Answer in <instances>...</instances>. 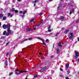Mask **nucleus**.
Segmentation results:
<instances>
[{
    "instance_id": "1",
    "label": "nucleus",
    "mask_w": 79,
    "mask_h": 79,
    "mask_svg": "<svg viewBox=\"0 0 79 79\" xmlns=\"http://www.w3.org/2000/svg\"><path fill=\"white\" fill-rule=\"evenodd\" d=\"M47 67L46 66H45L43 67L40 70V72L42 73V72H44V71H45V69H46Z\"/></svg>"
},
{
    "instance_id": "2",
    "label": "nucleus",
    "mask_w": 79,
    "mask_h": 79,
    "mask_svg": "<svg viewBox=\"0 0 79 79\" xmlns=\"http://www.w3.org/2000/svg\"><path fill=\"white\" fill-rule=\"evenodd\" d=\"M78 56H79V53L76 52L75 53V57L76 58H78Z\"/></svg>"
},
{
    "instance_id": "3",
    "label": "nucleus",
    "mask_w": 79,
    "mask_h": 79,
    "mask_svg": "<svg viewBox=\"0 0 79 79\" xmlns=\"http://www.w3.org/2000/svg\"><path fill=\"white\" fill-rule=\"evenodd\" d=\"M7 32H8L10 34H13V32L10 29H7Z\"/></svg>"
},
{
    "instance_id": "4",
    "label": "nucleus",
    "mask_w": 79,
    "mask_h": 79,
    "mask_svg": "<svg viewBox=\"0 0 79 79\" xmlns=\"http://www.w3.org/2000/svg\"><path fill=\"white\" fill-rule=\"evenodd\" d=\"M6 28L8 29H10V25L9 24H8L7 25H6Z\"/></svg>"
},
{
    "instance_id": "5",
    "label": "nucleus",
    "mask_w": 79,
    "mask_h": 79,
    "mask_svg": "<svg viewBox=\"0 0 79 79\" xmlns=\"http://www.w3.org/2000/svg\"><path fill=\"white\" fill-rule=\"evenodd\" d=\"M74 9H72V10H71L70 12V13H69L70 15H71V14H72V13H74Z\"/></svg>"
},
{
    "instance_id": "6",
    "label": "nucleus",
    "mask_w": 79,
    "mask_h": 79,
    "mask_svg": "<svg viewBox=\"0 0 79 79\" xmlns=\"http://www.w3.org/2000/svg\"><path fill=\"white\" fill-rule=\"evenodd\" d=\"M57 51V54H60V50H59V48H57L56 49Z\"/></svg>"
},
{
    "instance_id": "7",
    "label": "nucleus",
    "mask_w": 79,
    "mask_h": 79,
    "mask_svg": "<svg viewBox=\"0 0 79 79\" xmlns=\"http://www.w3.org/2000/svg\"><path fill=\"white\" fill-rule=\"evenodd\" d=\"M3 29H6V25H5V24L3 25Z\"/></svg>"
},
{
    "instance_id": "8",
    "label": "nucleus",
    "mask_w": 79,
    "mask_h": 79,
    "mask_svg": "<svg viewBox=\"0 0 79 79\" xmlns=\"http://www.w3.org/2000/svg\"><path fill=\"white\" fill-rule=\"evenodd\" d=\"M69 31V30H66L64 32V34H66Z\"/></svg>"
},
{
    "instance_id": "9",
    "label": "nucleus",
    "mask_w": 79,
    "mask_h": 79,
    "mask_svg": "<svg viewBox=\"0 0 79 79\" xmlns=\"http://www.w3.org/2000/svg\"><path fill=\"white\" fill-rule=\"evenodd\" d=\"M39 2V0H35V1H33L32 2V3H36L37 2Z\"/></svg>"
},
{
    "instance_id": "10",
    "label": "nucleus",
    "mask_w": 79,
    "mask_h": 79,
    "mask_svg": "<svg viewBox=\"0 0 79 79\" xmlns=\"http://www.w3.org/2000/svg\"><path fill=\"white\" fill-rule=\"evenodd\" d=\"M6 31H5L3 32V35H6Z\"/></svg>"
},
{
    "instance_id": "11",
    "label": "nucleus",
    "mask_w": 79,
    "mask_h": 79,
    "mask_svg": "<svg viewBox=\"0 0 79 79\" xmlns=\"http://www.w3.org/2000/svg\"><path fill=\"white\" fill-rule=\"evenodd\" d=\"M26 13V10H24L23 12V15H25Z\"/></svg>"
},
{
    "instance_id": "12",
    "label": "nucleus",
    "mask_w": 79,
    "mask_h": 79,
    "mask_svg": "<svg viewBox=\"0 0 79 79\" xmlns=\"http://www.w3.org/2000/svg\"><path fill=\"white\" fill-rule=\"evenodd\" d=\"M61 6V4H60L59 5H58V6L57 8V9L58 10H60V6Z\"/></svg>"
},
{
    "instance_id": "13",
    "label": "nucleus",
    "mask_w": 79,
    "mask_h": 79,
    "mask_svg": "<svg viewBox=\"0 0 79 79\" xmlns=\"http://www.w3.org/2000/svg\"><path fill=\"white\" fill-rule=\"evenodd\" d=\"M5 64L6 66H8V64L7 63V61L6 60L5 63Z\"/></svg>"
},
{
    "instance_id": "14",
    "label": "nucleus",
    "mask_w": 79,
    "mask_h": 79,
    "mask_svg": "<svg viewBox=\"0 0 79 79\" xmlns=\"http://www.w3.org/2000/svg\"><path fill=\"white\" fill-rule=\"evenodd\" d=\"M34 21H35V19H33L31 20L30 22H31V23H33V22H34Z\"/></svg>"
},
{
    "instance_id": "15",
    "label": "nucleus",
    "mask_w": 79,
    "mask_h": 79,
    "mask_svg": "<svg viewBox=\"0 0 79 79\" xmlns=\"http://www.w3.org/2000/svg\"><path fill=\"white\" fill-rule=\"evenodd\" d=\"M10 33H9L7 31V33H6V36H8V35H10Z\"/></svg>"
},
{
    "instance_id": "16",
    "label": "nucleus",
    "mask_w": 79,
    "mask_h": 79,
    "mask_svg": "<svg viewBox=\"0 0 79 79\" xmlns=\"http://www.w3.org/2000/svg\"><path fill=\"white\" fill-rule=\"evenodd\" d=\"M31 28H28L27 29V30L28 31H31Z\"/></svg>"
},
{
    "instance_id": "17",
    "label": "nucleus",
    "mask_w": 79,
    "mask_h": 79,
    "mask_svg": "<svg viewBox=\"0 0 79 79\" xmlns=\"http://www.w3.org/2000/svg\"><path fill=\"white\" fill-rule=\"evenodd\" d=\"M58 45L59 47H62V45H61V44H60V43H58Z\"/></svg>"
},
{
    "instance_id": "18",
    "label": "nucleus",
    "mask_w": 79,
    "mask_h": 79,
    "mask_svg": "<svg viewBox=\"0 0 79 79\" xmlns=\"http://www.w3.org/2000/svg\"><path fill=\"white\" fill-rule=\"evenodd\" d=\"M6 19V16H4L3 18V20H5Z\"/></svg>"
},
{
    "instance_id": "19",
    "label": "nucleus",
    "mask_w": 79,
    "mask_h": 79,
    "mask_svg": "<svg viewBox=\"0 0 79 79\" xmlns=\"http://www.w3.org/2000/svg\"><path fill=\"white\" fill-rule=\"evenodd\" d=\"M66 68H68V67H69V64H66Z\"/></svg>"
},
{
    "instance_id": "20",
    "label": "nucleus",
    "mask_w": 79,
    "mask_h": 79,
    "mask_svg": "<svg viewBox=\"0 0 79 79\" xmlns=\"http://www.w3.org/2000/svg\"><path fill=\"white\" fill-rule=\"evenodd\" d=\"M50 42V41L49 40H48V39H47L46 40V42H47V43H48V42Z\"/></svg>"
},
{
    "instance_id": "21",
    "label": "nucleus",
    "mask_w": 79,
    "mask_h": 79,
    "mask_svg": "<svg viewBox=\"0 0 79 79\" xmlns=\"http://www.w3.org/2000/svg\"><path fill=\"white\" fill-rule=\"evenodd\" d=\"M15 74H16L17 75H18V74H20L19 72L18 73V72H15Z\"/></svg>"
},
{
    "instance_id": "22",
    "label": "nucleus",
    "mask_w": 79,
    "mask_h": 79,
    "mask_svg": "<svg viewBox=\"0 0 79 79\" xmlns=\"http://www.w3.org/2000/svg\"><path fill=\"white\" fill-rule=\"evenodd\" d=\"M60 19H64V17L63 16L61 17L60 18Z\"/></svg>"
},
{
    "instance_id": "23",
    "label": "nucleus",
    "mask_w": 79,
    "mask_h": 79,
    "mask_svg": "<svg viewBox=\"0 0 79 79\" xmlns=\"http://www.w3.org/2000/svg\"><path fill=\"white\" fill-rule=\"evenodd\" d=\"M37 39H40V40H42V41H43V40L40 37H38Z\"/></svg>"
},
{
    "instance_id": "24",
    "label": "nucleus",
    "mask_w": 79,
    "mask_h": 79,
    "mask_svg": "<svg viewBox=\"0 0 79 79\" xmlns=\"http://www.w3.org/2000/svg\"><path fill=\"white\" fill-rule=\"evenodd\" d=\"M3 16V15L2 14H0V18H2Z\"/></svg>"
},
{
    "instance_id": "25",
    "label": "nucleus",
    "mask_w": 79,
    "mask_h": 79,
    "mask_svg": "<svg viewBox=\"0 0 79 79\" xmlns=\"http://www.w3.org/2000/svg\"><path fill=\"white\" fill-rule=\"evenodd\" d=\"M26 40H27V39H25L24 40L22 41V42H21V43H23L24 42V41H26Z\"/></svg>"
},
{
    "instance_id": "26",
    "label": "nucleus",
    "mask_w": 79,
    "mask_h": 79,
    "mask_svg": "<svg viewBox=\"0 0 79 79\" xmlns=\"http://www.w3.org/2000/svg\"><path fill=\"white\" fill-rule=\"evenodd\" d=\"M36 26H34V27H33V29L34 30H35V27H36Z\"/></svg>"
},
{
    "instance_id": "27",
    "label": "nucleus",
    "mask_w": 79,
    "mask_h": 79,
    "mask_svg": "<svg viewBox=\"0 0 79 79\" xmlns=\"http://www.w3.org/2000/svg\"><path fill=\"white\" fill-rule=\"evenodd\" d=\"M41 23H42V22H40V23L37 25V26H39L40 25V24H41Z\"/></svg>"
},
{
    "instance_id": "28",
    "label": "nucleus",
    "mask_w": 79,
    "mask_h": 79,
    "mask_svg": "<svg viewBox=\"0 0 79 79\" xmlns=\"http://www.w3.org/2000/svg\"><path fill=\"white\" fill-rule=\"evenodd\" d=\"M11 15V13H9L8 14V16H10Z\"/></svg>"
},
{
    "instance_id": "29",
    "label": "nucleus",
    "mask_w": 79,
    "mask_h": 79,
    "mask_svg": "<svg viewBox=\"0 0 79 79\" xmlns=\"http://www.w3.org/2000/svg\"><path fill=\"white\" fill-rule=\"evenodd\" d=\"M15 72H19V70L16 69V70H15Z\"/></svg>"
},
{
    "instance_id": "30",
    "label": "nucleus",
    "mask_w": 79,
    "mask_h": 79,
    "mask_svg": "<svg viewBox=\"0 0 79 79\" xmlns=\"http://www.w3.org/2000/svg\"><path fill=\"white\" fill-rule=\"evenodd\" d=\"M67 74H69V73H70V71H69V70L68 71H67Z\"/></svg>"
},
{
    "instance_id": "31",
    "label": "nucleus",
    "mask_w": 79,
    "mask_h": 79,
    "mask_svg": "<svg viewBox=\"0 0 79 79\" xmlns=\"http://www.w3.org/2000/svg\"><path fill=\"white\" fill-rule=\"evenodd\" d=\"M13 72H11L10 73H9V76H11V75L12 74H13Z\"/></svg>"
},
{
    "instance_id": "32",
    "label": "nucleus",
    "mask_w": 79,
    "mask_h": 79,
    "mask_svg": "<svg viewBox=\"0 0 79 79\" xmlns=\"http://www.w3.org/2000/svg\"><path fill=\"white\" fill-rule=\"evenodd\" d=\"M15 13H18V10H15Z\"/></svg>"
},
{
    "instance_id": "33",
    "label": "nucleus",
    "mask_w": 79,
    "mask_h": 79,
    "mask_svg": "<svg viewBox=\"0 0 79 79\" xmlns=\"http://www.w3.org/2000/svg\"><path fill=\"white\" fill-rule=\"evenodd\" d=\"M23 73V71H19V73L20 74V73Z\"/></svg>"
},
{
    "instance_id": "34",
    "label": "nucleus",
    "mask_w": 79,
    "mask_h": 79,
    "mask_svg": "<svg viewBox=\"0 0 79 79\" xmlns=\"http://www.w3.org/2000/svg\"><path fill=\"white\" fill-rule=\"evenodd\" d=\"M73 33H71V34H70V35L71 36H73Z\"/></svg>"
},
{
    "instance_id": "35",
    "label": "nucleus",
    "mask_w": 79,
    "mask_h": 79,
    "mask_svg": "<svg viewBox=\"0 0 79 79\" xmlns=\"http://www.w3.org/2000/svg\"><path fill=\"white\" fill-rule=\"evenodd\" d=\"M73 36H71L69 37V39H72V38H73Z\"/></svg>"
},
{
    "instance_id": "36",
    "label": "nucleus",
    "mask_w": 79,
    "mask_h": 79,
    "mask_svg": "<svg viewBox=\"0 0 79 79\" xmlns=\"http://www.w3.org/2000/svg\"><path fill=\"white\" fill-rule=\"evenodd\" d=\"M12 10L13 11H15V10L14 8H12Z\"/></svg>"
},
{
    "instance_id": "37",
    "label": "nucleus",
    "mask_w": 79,
    "mask_h": 79,
    "mask_svg": "<svg viewBox=\"0 0 79 79\" xmlns=\"http://www.w3.org/2000/svg\"><path fill=\"white\" fill-rule=\"evenodd\" d=\"M22 13H23V11H20L19 13H20V14H22Z\"/></svg>"
},
{
    "instance_id": "38",
    "label": "nucleus",
    "mask_w": 79,
    "mask_h": 79,
    "mask_svg": "<svg viewBox=\"0 0 79 79\" xmlns=\"http://www.w3.org/2000/svg\"><path fill=\"white\" fill-rule=\"evenodd\" d=\"M34 77H37V75H35L34 76Z\"/></svg>"
},
{
    "instance_id": "39",
    "label": "nucleus",
    "mask_w": 79,
    "mask_h": 79,
    "mask_svg": "<svg viewBox=\"0 0 79 79\" xmlns=\"http://www.w3.org/2000/svg\"><path fill=\"white\" fill-rule=\"evenodd\" d=\"M52 30H51V29H49V30H48V32H51Z\"/></svg>"
},
{
    "instance_id": "40",
    "label": "nucleus",
    "mask_w": 79,
    "mask_h": 79,
    "mask_svg": "<svg viewBox=\"0 0 79 79\" xmlns=\"http://www.w3.org/2000/svg\"><path fill=\"white\" fill-rule=\"evenodd\" d=\"M48 29H50V26H48Z\"/></svg>"
},
{
    "instance_id": "41",
    "label": "nucleus",
    "mask_w": 79,
    "mask_h": 79,
    "mask_svg": "<svg viewBox=\"0 0 79 79\" xmlns=\"http://www.w3.org/2000/svg\"><path fill=\"white\" fill-rule=\"evenodd\" d=\"M60 71H63V69H60Z\"/></svg>"
},
{
    "instance_id": "42",
    "label": "nucleus",
    "mask_w": 79,
    "mask_h": 79,
    "mask_svg": "<svg viewBox=\"0 0 79 79\" xmlns=\"http://www.w3.org/2000/svg\"><path fill=\"white\" fill-rule=\"evenodd\" d=\"M1 39H5V37H1Z\"/></svg>"
},
{
    "instance_id": "43",
    "label": "nucleus",
    "mask_w": 79,
    "mask_h": 79,
    "mask_svg": "<svg viewBox=\"0 0 79 79\" xmlns=\"http://www.w3.org/2000/svg\"><path fill=\"white\" fill-rule=\"evenodd\" d=\"M42 14H43V13H40V14L39 15H40V16H41V15H42Z\"/></svg>"
},
{
    "instance_id": "44",
    "label": "nucleus",
    "mask_w": 79,
    "mask_h": 79,
    "mask_svg": "<svg viewBox=\"0 0 79 79\" xmlns=\"http://www.w3.org/2000/svg\"><path fill=\"white\" fill-rule=\"evenodd\" d=\"M27 72V71L25 70L23 71V73H26Z\"/></svg>"
},
{
    "instance_id": "45",
    "label": "nucleus",
    "mask_w": 79,
    "mask_h": 79,
    "mask_svg": "<svg viewBox=\"0 0 79 79\" xmlns=\"http://www.w3.org/2000/svg\"><path fill=\"white\" fill-rule=\"evenodd\" d=\"M13 16V15H10V17H12V16Z\"/></svg>"
},
{
    "instance_id": "46",
    "label": "nucleus",
    "mask_w": 79,
    "mask_h": 79,
    "mask_svg": "<svg viewBox=\"0 0 79 79\" xmlns=\"http://www.w3.org/2000/svg\"><path fill=\"white\" fill-rule=\"evenodd\" d=\"M66 79H69V77H66Z\"/></svg>"
},
{
    "instance_id": "47",
    "label": "nucleus",
    "mask_w": 79,
    "mask_h": 79,
    "mask_svg": "<svg viewBox=\"0 0 79 79\" xmlns=\"http://www.w3.org/2000/svg\"><path fill=\"white\" fill-rule=\"evenodd\" d=\"M28 40H32V38H29L28 39Z\"/></svg>"
},
{
    "instance_id": "48",
    "label": "nucleus",
    "mask_w": 79,
    "mask_h": 79,
    "mask_svg": "<svg viewBox=\"0 0 79 79\" xmlns=\"http://www.w3.org/2000/svg\"><path fill=\"white\" fill-rule=\"evenodd\" d=\"M9 44V43H7L6 44V45H8V44Z\"/></svg>"
},
{
    "instance_id": "49",
    "label": "nucleus",
    "mask_w": 79,
    "mask_h": 79,
    "mask_svg": "<svg viewBox=\"0 0 79 79\" xmlns=\"http://www.w3.org/2000/svg\"><path fill=\"white\" fill-rule=\"evenodd\" d=\"M36 6V4H34V6Z\"/></svg>"
},
{
    "instance_id": "50",
    "label": "nucleus",
    "mask_w": 79,
    "mask_h": 79,
    "mask_svg": "<svg viewBox=\"0 0 79 79\" xmlns=\"http://www.w3.org/2000/svg\"><path fill=\"white\" fill-rule=\"evenodd\" d=\"M64 28H62L61 29V30H63V29H64Z\"/></svg>"
},
{
    "instance_id": "51",
    "label": "nucleus",
    "mask_w": 79,
    "mask_h": 79,
    "mask_svg": "<svg viewBox=\"0 0 79 79\" xmlns=\"http://www.w3.org/2000/svg\"><path fill=\"white\" fill-rule=\"evenodd\" d=\"M43 44H44V45H45V44L44 43V42H43Z\"/></svg>"
},
{
    "instance_id": "52",
    "label": "nucleus",
    "mask_w": 79,
    "mask_h": 79,
    "mask_svg": "<svg viewBox=\"0 0 79 79\" xmlns=\"http://www.w3.org/2000/svg\"><path fill=\"white\" fill-rule=\"evenodd\" d=\"M39 54V55H41L42 54V53H41V52H40Z\"/></svg>"
},
{
    "instance_id": "53",
    "label": "nucleus",
    "mask_w": 79,
    "mask_h": 79,
    "mask_svg": "<svg viewBox=\"0 0 79 79\" xmlns=\"http://www.w3.org/2000/svg\"><path fill=\"white\" fill-rule=\"evenodd\" d=\"M53 56H51V58H53Z\"/></svg>"
},
{
    "instance_id": "54",
    "label": "nucleus",
    "mask_w": 79,
    "mask_h": 79,
    "mask_svg": "<svg viewBox=\"0 0 79 79\" xmlns=\"http://www.w3.org/2000/svg\"><path fill=\"white\" fill-rule=\"evenodd\" d=\"M8 54H9L8 53H7V54H6V55H8Z\"/></svg>"
},
{
    "instance_id": "55",
    "label": "nucleus",
    "mask_w": 79,
    "mask_h": 79,
    "mask_svg": "<svg viewBox=\"0 0 79 79\" xmlns=\"http://www.w3.org/2000/svg\"><path fill=\"white\" fill-rule=\"evenodd\" d=\"M24 17V15L22 16V17Z\"/></svg>"
},
{
    "instance_id": "56",
    "label": "nucleus",
    "mask_w": 79,
    "mask_h": 79,
    "mask_svg": "<svg viewBox=\"0 0 79 79\" xmlns=\"http://www.w3.org/2000/svg\"><path fill=\"white\" fill-rule=\"evenodd\" d=\"M78 41H79V38H78L77 39Z\"/></svg>"
},
{
    "instance_id": "57",
    "label": "nucleus",
    "mask_w": 79,
    "mask_h": 79,
    "mask_svg": "<svg viewBox=\"0 0 79 79\" xmlns=\"http://www.w3.org/2000/svg\"><path fill=\"white\" fill-rule=\"evenodd\" d=\"M77 61H79V58L77 60Z\"/></svg>"
},
{
    "instance_id": "58",
    "label": "nucleus",
    "mask_w": 79,
    "mask_h": 79,
    "mask_svg": "<svg viewBox=\"0 0 79 79\" xmlns=\"http://www.w3.org/2000/svg\"><path fill=\"white\" fill-rule=\"evenodd\" d=\"M21 1V0H18V2H20Z\"/></svg>"
},
{
    "instance_id": "59",
    "label": "nucleus",
    "mask_w": 79,
    "mask_h": 79,
    "mask_svg": "<svg viewBox=\"0 0 79 79\" xmlns=\"http://www.w3.org/2000/svg\"><path fill=\"white\" fill-rule=\"evenodd\" d=\"M0 26H1V23H0Z\"/></svg>"
},
{
    "instance_id": "60",
    "label": "nucleus",
    "mask_w": 79,
    "mask_h": 79,
    "mask_svg": "<svg viewBox=\"0 0 79 79\" xmlns=\"http://www.w3.org/2000/svg\"><path fill=\"white\" fill-rule=\"evenodd\" d=\"M53 34V33H51L50 34H51H51Z\"/></svg>"
},
{
    "instance_id": "61",
    "label": "nucleus",
    "mask_w": 79,
    "mask_h": 79,
    "mask_svg": "<svg viewBox=\"0 0 79 79\" xmlns=\"http://www.w3.org/2000/svg\"><path fill=\"white\" fill-rule=\"evenodd\" d=\"M62 1H63V0H60L61 2H62Z\"/></svg>"
},
{
    "instance_id": "62",
    "label": "nucleus",
    "mask_w": 79,
    "mask_h": 79,
    "mask_svg": "<svg viewBox=\"0 0 79 79\" xmlns=\"http://www.w3.org/2000/svg\"><path fill=\"white\" fill-rule=\"evenodd\" d=\"M55 36H58L57 35H55Z\"/></svg>"
},
{
    "instance_id": "63",
    "label": "nucleus",
    "mask_w": 79,
    "mask_h": 79,
    "mask_svg": "<svg viewBox=\"0 0 79 79\" xmlns=\"http://www.w3.org/2000/svg\"><path fill=\"white\" fill-rule=\"evenodd\" d=\"M60 33H57V34H59Z\"/></svg>"
},
{
    "instance_id": "64",
    "label": "nucleus",
    "mask_w": 79,
    "mask_h": 79,
    "mask_svg": "<svg viewBox=\"0 0 79 79\" xmlns=\"http://www.w3.org/2000/svg\"><path fill=\"white\" fill-rule=\"evenodd\" d=\"M50 1H52V0H50Z\"/></svg>"
}]
</instances>
